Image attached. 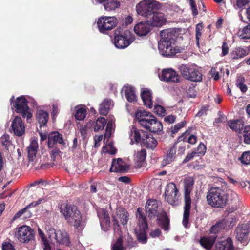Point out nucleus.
I'll return each mask as SVG.
<instances>
[{"instance_id":"obj_1","label":"nucleus","mask_w":250,"mask_h":250,"mask_svg":"<svg viewBox=\"0 0 250 250\" xmlns=\"http://www.w3.org/2000/svg\"><path fill=\"white\" fill-rule=\"evenodd\" d=\"M162 39L158 43L160 53L164 56H174L180 52V48L175 45V35L170 30L163 31Z\"/></svg>"},{"instance_id":"obj_2","label":"nucleus","mask_w":250,"mask_h":250,"mask_svg":"<svg viewBox=\"0 0 250 250\" xmlns=\"http://www.w3.org/2000/svg\"><path fill=\"white\" fill-rule=\"evenodd\" d=\"M194 181L191 177L186 178L184 180L185 207L182 224L185 228L188 227L189 218L191 208L190 194L193 188Z\"/></svg>"},{"instance_id":"obj_3","label":"nucleus","mask_w":250,"mask_h":250,"mask_svg":"<svg viewBox=\"0 0 250 250\" xmlns=\"http://www.w3.org/2000/svg\"><path fill=\"white\" fill-rule=\"evenodd\" d=\"M208 203L211 207L223 208L228 201L227 193L218 187L211 188L207 195Z\"/></svg>"},{"instance_id":"obj_4","label":"nucleus","mask_w":250,"mask_h":250,"mask_svg":"<svg viewBox=\"0 0 250 250\" xmlns=\"http://www.w3.org/2000/svg\"><path fill=\"white\" fill-rule=\"evenodd\" d=\"M131 140L136 143H140L148 148L154 149L157 145V140L148 133L142 130H138L133 127L130 135Z\"/></svg>"},{"instance_id":"obj_5","label":"nucleus","mask_w":250,"mask_h":250,"mask_svg":"<svg viewBox=\"0 0 250 250\" xmlns=\"http://www.w3.org/2000/svg\"><path fill=\"white\" fill-rule=\"evenodd\" d=\"M13 99L14 97L13 96L10 99L12 109L17 113L21 114L22 117L26 118L27 122H29L32 115L27 105V101L26 98L24 96H21L17 98L14 102H13Z\"/></svg>"},{"instance_id":"obj_6","label":"nucleus","mask_w":250,"mask_h":250,"mask_svg":"<svg viewBox=\"0 0 250 250\" xmlns=\"http://www.w3.org/2000/svg\"><path fill=\"white\" fill-rule=\"evenodd\" d=\"M136 217L138 219V225L135 229V233L140 242L146 243L147 240L146 230L147 229V223L140 208H137Z\"/></svg>"},{"instance_id":"obj_7","label":"nucleus","mask_w":250,"mask_h":250,"mask_svg":"<svg viewBox=\"0 0 250 250\" xmlns=\"http://www.w3.org/2000/svg\"><path fill=\"white\" fill-rule=\"evenodd\" d=\"M181 74L185 79L193 82H200L202 74L195 65H181L179 67Z\"/></svg>"},{"instance_id":"obj_8","label":"nucleus","mask_w":250,"mask_h":250,"mask_svg":"<svg viewBox=\"0 0 250 250\" xmlns=\"http://www.w3.org/2000/svg\"><path fill=\"white\" fill-rule=\"evenodd\" d=\"M45 229L48 238L52 243L65 245L69 244V237L66 232L55 229L50 226L46 227Z\"/></svg>"},{"instance_id":"obj_9","label":"nucleus","mask_w":250,"mask_h":250,"mask_svg":"<svg viewBox=\"0 0 250 250\" xmlns=\"http://www.w3.org/2000/svg\"><path fill=\"white\" fill-rule=\"evenodd\" d=\"M15 237L21 243H28L34 240V231L29 226H22L15 229Z\"/></svg>"},{"instance_id":"obj_10","label":"nucleus","mask_w":250,"mask_h":250,"mask_svg":"<svg viewBox=\"0 0 250 250\" xmlns=\"http://www.w3.org/2000/svg\"><path fill=\"white\" fill-rule=\"evenodd\" d=\"M117 23L118 20L115 17H101L97 22L98 29L102 33H106L112 30Z\"/></svg>"},{"instance_id":"obj_11","label":"nucleus","mask_w":250,"mask_h":250,"mask_svg":"<svg viewBox=\"0 0 250 250\" xmlns=\"http://www.w3.org/2000/svg\"><path fill=\"white\" fill-rule=\"evenodd\" d=\"M165 199L171 205L178 204V190L174 183L171 182L167 185L165 193Z\"/></svg>"},{"instance_id":"obj_12","label":"nucleus","mask_w":250,"mask_h":250,"mask_svg":"<svg viewBox=\"0 0 250 250\" xmlns=\"http://www.w3.org/2000/svg\"><path fill=\"white\" fill-rule=\"evenodd\" d=\"M133 41L129 33H125L124 35H116L114 37V44L116 47L124 49L128 46Z\"/></svg>"},{"instance_id":"obj_13","label":"nucleus","mask_w":250,"mask_h":250,"mask_svg":"<svg viewBox=\"0 0 250 250\" xmlns=\"http://www.w3.org/2000/svg\"><path fill=\"white\" fill-rule=\"evenodd\" d=\"M159 79L165 82L178 83L179 82V76L177 73L172 68L163 69L159 75Z\"/></svg>"},{"instance_id":"obj_14","label":"nucleus","mask_w":250,"mask_h":250,"mask_svg":"<svg viewBox=\"0 0 250 250\" xmlns=\"http://www.w3.org/2000/svg\"><path fill=\"white\" fill-rule=\"evenodd\" d=\"M73 212L70 216V220H66L69 223L73 224L76 229L79 230L83 229L84 228L85 223L82 219L80 211L77 208L76 210Z\"/></svg>"},{"instance_id":"obj_15","label":"nucleus","mask_w":250,"mask_h":250,"mask_svg":"<svg viewBox=\"0 0 250 250\" xmlns=\"http://www.w3.org/2000/svg\"><path fill=\"white\" fill-rule=\"evenodd\" d=\"M129 165L123 161L122 158H118L113 160L110 171L111 172H125L127 171Z\"/></svg>"},{"instance_id":"obj_16","label":"nucleus","mask_w":250,"mask_h":250,"mask_svg":"<svg viewBox=\"0 0 250 250\" xmlns=\"http://www.w3.org/2000/svg\"><path fill=\"white\" fill-rule=\"evenodd\" d=\"M97 213L100 219L102 229L105 231H107L110 226L109 214L106 210L104 209L98 210Z\"/></svg>"},{"instance_id":"obj_17","label":"nucleus","mask_w":250,"mask_h":250,"mask_svg":"<svg viewBox=\"0 0 250 250\" xmlns=\"http://www.w3.org/2000/svg\"><path fill=\"white\" fill-rule=\"evenodd\" d=\"M11 127L14 134L21 136L25 132V125L21 117L16 116L12 121Z\"/></svg>"},{"instance_id":"obj_18","label":"nucleus","mask_w":250,"mask_h":250,"mask_svg":"<svg viewBox=\"0 0 250 250\" xmlns=\"http://www.w3.org/2000/svg\"><path fill=\"white\" fill-rule=\"evenodd\" d=\"M249 229L246 225L238 227L236 229V239L243 245H246L250 239Z\"/></svg>"},{"instance_id":"obj_19","label":"nucleus","mask_w":250,"mask_h":250,"mask_svg":"<svg viewBox=\"0 0 250 250\" xmlns=\"http://www.w3.org/2000/svg\"><path fill=\"white\" fill-rule=\"evenodd\" d=\"M146 210L150 218H152L158 215V204L155 200H148L146 205Z\"/></svg>"},{"instance_id":"obj_20","label":"nucleus","mask_w":250,"mask_h":250,"mask_svg":"<svg viewBox=\"0 0 250 250\" xmlns=\"http://www.w3.org/2000/svg\"><path fill=\"white\" fill-rule=\"evenodd\" d=\"M136 9L137 13L141 16L146 17L151 13L149 0H144L137 4Z\"/></svg>"},{"instance_id":"obj_21","label":"nucleus","mask_w":250,"mask_h":250,"mask_svg":"<svg viewBox=\"0 0 250 250\" xmlns=\"http://www.w3.org/2000/svg\"><path fill=\"white\" fill-rule=\"evenodd\" d=\"M134 31L138 36H145L150 31V26L146 22H140L135 25Z\"/></svg>"},{"instance_id":"obj_22","label":"nucleus","mask_w":250,"mask_h":250,"mask_svg":"<svg viewBox=\"0 0 250 250\" xmlns=\"http://www.w3.org/2000/svg\"><path fill=\"white\" fill-rule=\"evenodd\" d=\"M77 207L66 203L62 204L60 206V212L65 220H70L71 215L76 210Z\"/></svg>"},{"instance_id":"obj_23","label":"nucleus","mask_w":250,"mask_h":250,"mask_svg":"<svg viewBox=\"0 0 250 250\" xmlns=\"http://www.w3.org/2000/svg\"><path fill=\"white\" fill-rule=\"evenodd\" d=\"M149 21L153 26H161L166 22V18L163 13L154 12Z\"/></svg>"},{"instance_id":"obj_24","label":"nucleus","mask_w":250,"mask_h":250,"mask_svg":"<svg viewBox=\"0 0 250 250\" xmlns=\"http://www.w3.org/2000/svg\"><path fill=\"white\" fill-rule=\"evenodd\" d=\"M141 97L144 105L148 108H151L153 104L151 90L147 88H142L141 90Z\"/></svg>"},{"instance_id":"obj_25","label":"nucleus","mask_w":250,"mask_h":250,"mask_svg":"<svg viewBox=\"0 0 250 250\" xmlns=\"http://www.w3.org/2000/svg\"><path fill=\"white\" fill-rule=\"evenodd\" d=\"M122 94L125 96L127 100L130 102H133L136 101V96L134 89L131 86H125L122 90Z\"/></svg>"},{"instance_id":"obj_26","label":"nucleus","mask_w":250,"mask_h":250,"mask_svg":"<svg viewBox=\"0 0 250 250\" xmlns=\"http://www.w3.org/2000/svg\"><path fill=\"white\" fill-rule=\"evenodd\" d=\"M56 143L63 144L64 141L62 135L58 132H53L48 135V146L51 148Z\"/></svg>"},{"instance_id":"obj_27","label":"nucleus","mask_w":250,"mask_h":250,"mask_svg":"<svg viewBox=\"0 0 250 250\" xmlns=\"http://www.w3.org/2000/svg\"><path fill=\"white\" fill-rule=\"evenodd\" d=\"M249 51H250V46L248 48L236 47L230 53V57L233 59H238L248 55Z\"/></svg>"},{"instance_id":"obj_28","label":"nucleus","mask_w":250,"mask_h":250,"mask_svg":"<svg viewBox=\"0 0 250 250\" xmlns=\"http://www.w3.org/2000/svg\"><path fill=\"white\" fill-rule=\"evenodd\" d=\"M232 240L230 238L223 239L215 245V250H233Z\"/></svg>"},{"instance_id":"obj_29","label":"nucleus","mask_w":250,"mask_h":250,"mask_svg":"<svg viewBox=\"0 0 250 250\" xmlns=\"http://www.w3.org/2000/svg\"><path fill=\"white\" fill-rule=\"evenodd\" d=\"M176 145L177 144L176 143L167 149V156H181L184 154L185 151V147L183 146H180L177 149Z\"/></svg>"},{"instance_id":"obj_30","label":"nucleus","mask_w":250,"mask_h":250,"mask_svg":"<svg viewBox=\"0 0 250 250\" xmlns=\"http://www.w3.org/2000/svg\"><path fill=\"white\" fill-rule=\"evenodd\" d=\"M113 106V104L112 100L107 99H104L100 104L99 110L100 114L106 115Z\"/></svg>"},{"instance_id":"obj_31","label":"nucleus","mask_w":250,"mask_h":250,"mask_svg":"<svg viewBox=\"0 0 250 250\" xmlns=\"http://www.w3.org/2000/svg\"><path fill=\"white\" fill-rule=\"evenodd\" d=\"M36 118L40 127L45 126L49 119L48 113L42 110H38L37 111Z\"/></svg>"},{"instance_id":"obj_32","label":"nucleus","mask_w":250,"mask_h":250,"mask_svg":"<svg viewBox=\"0 0 250 250\" xmlns=\"http://www.w3.org/2000/svg\"><path fill=\"white\" fill-rule=\"evenodd\" d=\"M221 226L223 229H230L232 228L236 223L235 217L233 215L226 216L223 219L220 220Z\"/></svg>"},{"instance_id":"obj_33","label":"nucleus","mask_w":250,"mask_h":250,"mask_svg":"<svg viewBox=\"0 0 250 250\" xmlns=\"http://www.w3.org/2000/svg\"><path fill=\"white\" fill-rule=\"evenodd\" d=\"M91 126L93 127L95 132L103 130L107 124L106 120L103 117L98 118L96 121L90 122Z\"/></svg>"},{"instance_id":"obj_34","label":"nucleus","mask_w":250,"mask_h":250,"mask_svg":"<svg viewBox=\"0 0 250 250\" xmlns=\"http://www.w3.org/2000/svg\"><path fill=\"white\" fill-rule=\"evenodd\" d=\"M216 237L212 235L209 237H204L201 239L200 243L202 246L208 250H209L212 247Z\"/></svg>"},{"instance_id":"obj_35","label":"nucleus","mask_w":250,"mask_h":250,"mask_svg":"<svg viewBox=\"0 0 250 250\" xmlns=\"http://www.w3.org/2000/svg\"><path fill=\"white\" fill-rule=\"evenodd\" d=\"M86 115V109L84 106L78 105L75 107L74 116L76 120L82 121L84 119Z\"/></svg>"},{"instance_id":"obj_36","label":"nucleus","mask_w":250,"mask_h":250,"mask_svg":"<svg viewBox=\"0 0 250 250\" xmlns=\"http://www.w3.org/2000/svg\"><path fill=\"white\" fill-rule=\"evenodd\" d=\"M228 125L236 132H240L244 127L243 121L239 120H230L228 122Z\"/></svg>"},{"instance_id":"obj_37","label":"nucleus","mask_w":250,"mask_h":250,"mask_svg":"<svg viewBox=\"0 0 250 250\" xmlns=\"http://www.w3.org/2000/svg\"><path fill=\"white\" fill-rule=\"evenodd\" d=\"M0 142L5 150L8 152H12L14 147L10 140V136L8 135H4L0 138Z\"/></svg>"},{"instance_id":"obj_38","label":"nucleus","mask_w":250,"mask_h":250,"mask_svg":"<svg viewBox=\"0 0 250 250\" xmlns=\"http://www.w3.org/2000/svg\"><path fill=\"white\" fill-rule=\"evenodd\" d=\"M22 160L24 167L31 168L39 162V157H19Z\"/></svg>"},{"instance_id":"obj_39","label":"nucleus","mask_w":250,"mask_h":250,"mask_svg":"<svg viewBox=\"0 0 250 250\" xmlns=\"http://www.w3.org/2000/svg\"><path fill=\"white\" fill-rule=\"evenodd\" d=\"M151 121V125L150 127V132H158L163 130V125L161 123L157 120L156 118L154 116L153 118L150 120V122Z\"/></svg>"},{"instance_id":"obj_40","label":"nucleus","mask_w":250,"mask_h":250,"mask_svg":"<svg viewBox=\"0 0 250 250\" xmlns=\"http://www.w3.org/2000/svg\"><path fill=\"white\" fill-rule=\"evenodd\" d=\"M38 150V144L35 139L32 140L27 147L28 156H36Z\"/></svg>"},{"instance_id":"obj_41","label":"nucleus","mask_w":250,"mask_h":250,"mask_svg":"<svg viewBox=\"0 0 250 250\" xmlns=\"http://www.w3.org/2000/svg\"><path fill=\"white\" fill-rule=\"evenodd\" d=\"M117 215L119 218L121 223L123 225H125L128 222V213L124 209L118 211Z\"/></svg>"},{"instance_id":"obj_42","label":"nucleus","mask_w":250,"mask_h":250,"mask_svg":"<svg viewBox=\"0 0 250 250\" xmlns=\"http://www.w3.org/2000/svg\"><path fill=\"white\" fill-rule=\"evenodd\" d=\"M151 114L142 110H138L135 113V117L138 121L140 125H142V121H145L149 117Z\"/></svg>"},{"instance_id":"obj_43","label":"nucleus","mask_w":250,"mask_h":250,"mask_svg":"<svg viewBox=\"0 0 250 250\" xmlns=\"http://www.w3.org/2000/svg\"><path fill=\"white\" fill-rule=\"evenodd\" d=\"M238 36L242 39H250V24L239 30L238 32Z\"/></svg>"},{"instance_id":"obj_44","label":"nucleus","mask_w":250,"mask_h":250,"mask_svg":"<svg viewBox=\"0 0 250 250\" xmlns=\"http://www.w3.org/2000/svg\"><path fill=\"white\" fill-rule=\"evenodd\" d=\"M116 152L117 149L110 142L103 147V153L104 154L114 155Z\"/></svg>"},{"instance_id":"obj_45","label":"nucleus","mask_w":250,"mask_h":250,"mask_svg":"<svg viewBox=\"0 0 250 250\" xmlns=\"http://www.w3.org/2000/svg\"><path fill=\"white\" fill-rule=\"evenodd\" d=\"M120 6V3L118 1L115 0L107 2L106 4H104L105 10L108 11L114 10L119 7Z\"/></svg>"},{"instance_id":"obj_46","label":"nucleus","mask_w":250,"mask_h":250,"mask_svg":"<svg viewBox=\"0 0 250 250\" xmlns=\"http://www.w3.org/2000/svg\"><path fill=\"white\" fill-rule=\"evenodd\" d=\"M243 132L244 142L250 144V125L245 126Z\"/></svg>"},{"instance_id":"obj_47","label":"nucleus","mask_w":250,"mask_h":250,"mask_svg":"<svg viewBox=\"0 0 250 250\" xmlns=\"http://www.w3.org/2000/svg\"><path fill=\"white\" fill-rule=\"evenodd\" d=\"M122 243L123 240L122 238H119L118 240L112 244V250H124Z\"/></svg>"},{"instance_id":"obj_48","label":"nucleus","mask_w":250,"mask_h":250,"mask_svg":"<svg viewBox=\"0 0 250 250\" xmlns=\"http://www.w3.org/2000/svg\"><path fill=\"white\" fill-rule=\"evenodd\" d=\"M153 117L154 116L151 114L148 118L147 117V118H146V120L142 121L141 126L146 129L150 131L149 127H151V123H152V122H150V121L153 118Z\"/></svg>"},{"instance_id":"obj_49","label":"nucleus","mask_w":250,"mask_h":250,"mask_svg":"<svg viewBox=\"0 0 250 250\" xmlns=\"http://www.w3.org/2000/svg\"><path fill=\"white\" fill-rule=\"evenodd\" d=\"M149 4L151 11L154 10H160L162 8V4L155 0H149Z\"/></svg>"},{"instance_id":"obj_50","label":"nucleus","mask_w":250,"mask_h":250,"mask_svg":"<svg viewBox=\"0 0 250 250\" xmlns=\"http://www.w3.org/2000/svg\"><path fill=\"white\" fill-rule=\"evenodd\" d=\"M180 140H183L184 141H188L190 144H195L197 142V137L194 135H191L187 139L184 137L181 136L179 138Z\"/></svg>"},{"instance_id":"obj_51","label":"nucleus","mask_w":250,"mask_h":250,"mask_svg":"<svg viewBox=\"0 0 250 250\" xmlns=\"http://www.w3.org/2000/svg\"><path fill=\"white\" fill-rule=\"evenodd\" d=\"M203 29V26L201 24H198L196 25V43L198 46L199 45V40L201 36V31Z\"/></svg>"},{"instance_id":"obj_52","label":"nucleus","mask_w":250,"mask_h":250,"mask_svg":"<svg viewBox=\"0 0 250 250\" xmlns=\"http://www.w3.org/2000/svg\"><path fill=\"white\" fill-rule=\"evenodd\" d=\"M186 125L185 121H182L176 124L173 127H171V131L172 134L177 133L182 127H184Z\"/></svg>"},{"instance_id":"obj_53","label":"nucleus","mask_w":250,"mask_h":250,"mask_svg":"<svg viewBox=\"0 0 250 250\" xmlns=\"http://www.w3.org/2000/svg\"><path fill=\"white\" fill-rule=\"evenodd\" d=\"M221 222L220 221L217 222L214 225H213L210 229V232L215 234L216 233L219 231L220 230L224 229L223 227H222Z\"/></svg>"},{"instance_id":"obj_54","label":"nucleus","mask_w":250,"mask_h":250,"mask_svg":"<svg viewBox=\"0 0 250 250\" xmlns=\"http://www.w3.org/2000/svg\"><path fill=\"white\" fill-rule=\"evenodd\" d=\"M165 108L159 105H155L154 107V112L159 116H163L165 113Z\"/></svg>"},{"instance_id":"obj_55","label":"nucleus","mask_w":250,"mask_h":250,"mask_svg":"<svg viewBox=\"0 0 250 250\" xmlns=\"http://www.w3.org/2000/svg\"><path fill=\"white\" fill-rule=\"evenodd\" d=\"M206 146L203 144L201 143L199 145V146L197 147L196 151L194 152V154L204 155L205 153L206 152Z\"/></svg>"},{"instance_id":"obj_56","label":"nucleus","mask_w":250,"mask_h":250,"mask_svg":"<svg viewBox=\"0 0 250 250\" xmlns=\"http://www.w3.org/2000/svg\"><path fill=\"white\" fill-rule=\"evenodd\" d=\"M146 157H136L135 159V167H140L144 166Z\"/></svg>"},{"instance_id":"obj_57","label":"nucleus","mask_w":250,"mask_h":250,"mask_svg":"<svg viewBox=\"0 0 250 250\" xmlns=\"http://www.w3.org/2000/svg\"><path fill=\"white\" fill-rule=\"evenodd\" d=\"M113 132V130H109L106 128L105 133L104 134V142L105 144H107L109 139L111 137L112 134Z\"/></svg>"},{"instance_id":"obj_58","label":"nucleus","mask_w":250,"mask_h":250,"mask_svg":"<svg viewBox=\"0 0 250 250\" xmlns=\"http://www.w3.org/2000/svg\"><path fill=\"white\" fill-rule=\"evenodd\" d=\"M2 250H16L13 245L8 242H4L2 245Z\"/></svg>"},{"instance_id":"obj_59","label":"nucleus","mask_w":250,"mask_h":250,"mask_svg":"<svg viewBox=\"0 0 250 250\" xmlns=\"http://www.w3.org/2000/svg\"><path fill=\"white\" fill-rule=\"evenodd\" d=\"M90 126L91 125L89 122L87 123L84 126H82L80 129L81 135L84 136L87 134L88 129L90 128Z\"/></svg>"},{"instance_id":"obj_60","label":"nucleus","mask_w":250,"mask_h":250,"mask_svg":"<svg viewBox=\"0 0 250 250\" xmlns=\"http://www.w3.org/2000/svg\"><path fill=\"white\" fill-rule=\"evenodd\" d=\"M22 211H23V219H26L29 218L32 216L31 212L28 210V207H26L23 209H22Z\"/></svg>"},{"instance_id":"obj_61","label":"nucleus","mask_w":250,"mask_h":250,"mask_svg":"<svg viewBox=\"0 0 250 250\" xmlns=\"http://www.w3.org/2000/svg\"><path fill=\"white\" fill-rule=\"evenodd\" d=\"M103 139V136L102 135L95 136L94 140L95 142L94 146L95 147L99 146L100 143L102 141Z\"/></svg>"},{"instance_id":"obj_62","label":"nucleus","mask_w":250,"mask_h":250,"mask_svg":"<svg viewBox=\"0 0 250 250\" xmlns=\"http://www.w3.org/2000/svg\"><path fill=\"white\" fill-rule=\"evenodd\" d=\"M161 234V231L160 229H156L154 230L151 231L150 233V236L152 238H156L159 237Z\"/></svg>"},{"instance_id":"obj_63","label":"nucleus","mask_w":250,"mask_h":250,"mask_svg":"<svg viewBox=\"0 0 250 250\" xmlns=\"http://www.w3.org/2000/svg\"><path fill=\"white\" fill-rule=\"evenodd\" d=\"M48 182L47 181H44L42 180V179H39L38 180L35 181L32 183L30 184V186H35L37 185L41 184L42 186H45L46 184H48Z\"/></svg>"},{"instance_id":"obj_64","label":"nucleus","mask_w":250,"mask_h":250,"mask_svg":"<svg viewBox=\"0 0 250 250\" xmlns=\"http://www.w3.org/2000/svg\"><path fill=\"white\" fill-rule=\"evenodd\" d=\"M176 117L173 115H168L164 118V121L169 124L173 123L175 121Z\"/></svg>"}]
</instances>
